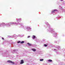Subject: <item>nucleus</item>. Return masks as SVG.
<instances>
[{
  "label": "nucleus",
  "mask_w": 65,
  "mask_h": 65,
  "mask_svg": "<svg viewBox=\"0 0 65 65\" xmlns=\"http://www.w3.org/2000/svg\"><path fill=\"white\" fill-rule=\"evenodd\" d=\"M7 62L8 63H12V64H14V62H12V61H11L10 60H8L7 61Z\"/></svg>",
  "instance_id": "obj_1"
},
{
  "label": "nucleus",
  "mask_w": 65,
  "mask_h": 65,
  "mask_svg": "<svg viewBox=\"0 0 65 65\" xmlns=\"http://www.w3.org/2000/svg\"><path fill=\"white\" fill-rule=\"evenodd\" d=\"M23 63H24V60H22L21 61V62L20 63V64H23Z\"/></svg>",
  "instance_id": "obj_2"
},
{
  "label": "nucleus",
  "mask_w": 65,
  "mask_h": 65,
  "mask_svg": "<svg viewBox=\"0 0 65 65\" xmlns=\"http://www.w3.org/2000/svg\"><path fill=\"white\" fill-rule=\"evenodd\" d=\"M27 44L29 46H32V45L31 44H30L29 43H27Z\"/></svg>",
  "instance_id": "obj_3"
},
{
  "label": "nucleus",
  "mask_w": 65,
  "mask_h": 65,
  "mask_svg": "<svg viewBox=\"0 0 65 65\" xmlns=\"http://www.w3.org/2000/svg\"><path fill=\"white\" fill-rule=\"evenodd\" d=\"M55 11H58V10L56 9V10H53V11H52V13H54V12Z\"/></svg>",
  "instance_id": "obj_4"
},
{
  "label": "nucleus",
  "mask_w": 65,
  "mask_h": 65,
  "mask_svg": "<svg viewBox=\"0 0 65 65\" xmlns=\"http://www.w3.org/2000/svg\"><path fill=\"white\" fill-rule=\"evenodd\" d=\"M32 50L34 52H35L36 51V50L35 49H32Z\"/></svg>",
  "instance_id": "obj_5"
},
{
  "label": "nucleus",
  "mask_w": 65,
  "mask_h": 65,
  "mask_svg": "<svg viewBox=\"0 0 65 65\" xmlns=\"http://www.w3.org/2000/svg\"><path fill=\"white\" fill-rule=\"evenodd\" d=\"M24 43V41H22L20 42V43H21V44H22V43Z\"/></svg>",
  "instance_id": "obj_6"
},
{
  "label": "nucleus",
  "mask_w": 65,
  "mask_h": 65,
  "mask_svg": "<svg viewBox=\"0 0 65 65\" xmlns=\"http://www.w3.org/2000/svg\"><path fill=\"white\" fill-rule=\"evenodd\" d=\"M48 62H52V60L51 59H49L48 60Z\"/></svg>",
  "instance_id": "obj_7"
},
{
  "label": "nucleus",
  "mask_w": 65,
  "mask_h": 65,
  "mask_svg": "<svg viewBox=\"0 0 65 65\" xmlns=\"http://www.w3.org/2000/svg\"><path fill=\"white\" fill-rule=\"evenodd\" d=\"M35 38V36H34V35L33 36L32 38Z\"/></svg>",
  "instance_id": "obj_8"
},
{
  "label": "nucleus",
  "mask_w": 65,
  "mask_h": 65,
  "mask_svg": "<svg viewBox=\"0 0 65 65\" xmlns=\"http://www.w3.org/2000/svg\"><path fill=\"white\" fill-rule=\"evenodd\" d=\"M43 60V59H40V61H42Z\"/></svg>",
  "instance_id": "obj_9"
},
{
  "label": "nucleus",
  "mask_w": 65,
  "mask_h": 65,
  "mask_svg": "<svg viewBox=\"0 0 65 65\" xmlns=\"http://www.w3.org/2000/svg\"><path fill=\"white\" fill-rule=\"evenodd\" d=\"M17 43H21V41H19Z\"/></svg>",
  "instance_id": "obj_10"
},
{
  "label": "nucleus",
  "mask_w": 65,
  "mask_h": 65,
  "mask_svg": "<svg viewBox=\"0 0 65 65\" xmlns=\"http://www.w3.org/2000/svg\"><path fill=\"white\" fill-rule=\"evenodd\" d=\"M44 46H47V45L44 44Z\"/></svg>",
  "instance_id": "obj_11"
},
{
  "label": "nucleus",
  "mask_w": 65,
  "mask_h": 65,
  "mask_svg": "<svg viewBox=\"0 0 65 65\" xmlns=\"http://www.w3.org/2000/svg\"><path fill=\"white\" fill-rule=\"evenodd\" d=\"M30 37V36H28L27 37L28 38H29Z\"/></svg>",
  "instance_id": "obj_12"
},
{
  "label": "nucleus",
  "mask_w": 65,
  "mask_h": 65,
  "mask_svg": "<svg viewBox=\"0 0 65 65\" xmlns=\"http://www.w3.org/2000/svg\"><path fill=\"white\" fill-rule=\"evenodd\" d=\"M58 12V11H55V12Z\"/></svg>",
  "instance_id": "obj_13"
},
{
  "label": "nucleus",
  "mask_w": 65,
  "mask_h": 65,
  "mask_svg": "<svg viewBox=\"0 0 65 65\" xmlns=\"http://www.w3.org/2000/svg\"><path fill=\"white\" fill-rule=\"evenodd\" d=\"M28 28H30V27H27V29H28Z\"/></svg>",
  "instance_id": "obj_14"
},
{
  "label": "nucleus",
  "mask_w": 65,
  "mask_h": 65,
  "mask_svg": "<svg viewBox=\"0 0 65 65\" xmlns=\"http://www.w3.org/2000/svg\"><path fill=\"white\" fill-rule=\"evenodd\" d=\"M2 39H3V40H4V38H2Z\"/></svg>",
  "instance_id": "obj_15"
},
{
  "label": "nucleus",
  "mask_w": 65,
  "mask_h": 65,
  "mask_svg": "<svg viewBox=\"0 0 65 65\" xmlns=\"http://www.w3.org/2000/svg\"><path fill=\"white\" fill-rule=\"evenodd\" d=\"M61 0V1H63V0Z\"/></svg>",
  "instance_id": "obj_16"
},
{
  "label": "nucleus",
  "mask_w": 65,
  "mask_h": 65,
  "mask_svg": "<svg viewBox=\"0 0 65 65\" xmlns=\"http://www.w3.org/2000/svg\"><path fill=\"white\" fill-rule=\"evenodd\" d=\"M55 50H56V49H54Z\"/></svg>",
  "instance_id": "obj_17"
}]
</instances>
